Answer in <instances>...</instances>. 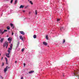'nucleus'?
I'll list each match as a JSON object with an SVG mask.
<instances>
[{"label":"nucleus","mask_w":79,"mask_h":79,"mask_svg":"<svg viewBox=\"0 0 79 79\" xmlns=\"http://www.w3.org/2000/svg\"><path fill=\"white\" fill-rule=\"evenodd\" d=\"M23 65L24 66V67H25V66H26V64L24 63V64H23Z\"/></svg>","instance_id":"29"},{"label":"nucleus","mask_w":79,"mask_h":79,"mask_svg":"<svg viewBox=\"0 0 79 79\" xmlns=\"http://www.w3.org/2000/svg\"><path fill=\"white\" fill-rule=\"evenodd\" d=\"M11 39H10V40H11Z\"/></svg>","instance_id":"46"},{"label":"nucleus","mask_w":79,"mask_h":79,"mask_svg":"<svg viewBox=\"0 0 79 79\" xmlns=\"http://www.w3.org/2000/svg\"><path fill=\"white\" fill-rule=\"evenodd\" d=\"M7 30H10V27L9 26H7Z\"/></svg>","instance_id":"12"},{"label":"nucleus","mask_w":79,"mask_h":79,"mask_svg":"<svg viewBox=\"0 0 79 79\" xmlns=\"http://www.w3.org/2000/svg\"><path fill=\"white\" fill-rule=\"evenodd\" d=\"M35 15H37V10H35Z\"/></svg>","instance_id":"18"},{"label":"nucleus","mask_w":79,"mask_h":79,"mask_svg":"<svg viewBox=\"0 0 79 79\" xmlns=\"http://www.w3.org/2000/svg\"><path fill=\"white\" fill-rule=\"evenodd\" d=\"M4 63H2V66H4Z\"/></svg>","instance_id":"28"},{"label":"nucleus","mask_w":79,"mask_h":79,"mask_svg":"<svg viewBox=\"0 0 79 79\" xmlns=\"http://www.w3.org/2000/svg\"><path fill=\"white\" fill-rule=\"evenodd\" d=\"M65 42V40L64 39L63 40V43H64Z\"/></svg>","instance_id":"23"},{"label":"nucleus","mask_w":79,"mask_h":79,"mask_svg":"<svg viewBox=\"0 0 79 79\" xmlns=\"http://www.w3.org/2000/svg\"><path fill=\"white\" fill-rule=\"evenodd\" d=\"M17 2H18L17 1V0H15V2L14 4L15 5V4H16V3H17Z\"/></svg>","instance_id":"16"},{"label":"nucleus","mask_w":79,"mask_h":79,"mask_svg":"<svg viewBox=\"0 0 79 79\" xmlns=\"http://www.w3.org/2000/svg\"><path fill=\"white\" fill-rule=\"evenodd\" d=\"M1 78H2V79H3V77H2V76H1Z\"/></svg>","instance_id":"31"},{"label":"nucleus","mask_w":79,"mask_h":79,"mask_svg":"<svg viewBox=\"0 0 79 79\" xmlns=\"http://www.w3.org/2000/svg\"><path fill=\"white\" fill-rule=\"evenodd\" d=\"M9 43H10H10H11V41H10Z\"/></svg>","instance_id":"40"},{"label":"nucleus","mask_w":79,"mask_h":79,"mask_svg":"<svg viewBox=\"0 0 79 79\" xmlns=\"http://www.w3.org/2000/svg\"><path fill=\"white\" fill-rule=\"evenodd\" d=\"M36 37L37 36L36 35H34L33 36V37L34 39H35Z\"/></svg>","instance_id":"17"},{"label":"nucleus","mask_w":79,"mask_h":79,"mask_svg":"<svg viewBox=\"0 0 79 79\" xmlns=\"http://www.w3.org/2000/svg\"><path fill=\"white\" fill-rule=\"evenodd\" d=\"M28 2H29V0H28Z\"/></svg>","instance_id":"45"},{"label":"nucleus","mask_w":79,"mask_h":79,"mask_svg":"<svg viewBox=\"0 0 79 79\" xmlns=\"http://www.w3.org/2000/svg\"><path fill=\"white\" fill-rule=\"evenodd\" d=\"M10 46H11L12 47V46H13V44H11Z\"/></svg>","instance_id":"32"},{"label":"nucleus","mask_w":79,"mask_h":79,"mask_svg":"<svg viewBox=\"0 0 79 79\" xmlns=\"http://www.w3.org/2000/svg\"><path fill=\"white\" fill-rule=\"evenodd\" d=\"M15 63H17V61L16 60L15 61Z\"/></svg>","instance_id":"30"},{"label":"nucleus","mask_w":79,"mask_h":79,"mask_svg":"<svg viewBox=\"0 0 79 79\" xmlns=\"http://www.w3.org/2000/svg\"><path fill=\"white\" fill-rule=\"evenodd\" d=\"M0 56H1V53H0Z\"/></svg>","instance_id":"43"},{"label":"nucleus","mask_w":79,"mask_h":79,"mask_svg":"<svg viewBox=\"0 0 79 79\" xmlns=\"http://www.w3.org/2000/svg\"><path fill=\"white\" fill-rule=\"evenodd\" d=\"M4 40V38H2L1 39L0 42L1 43H2L3 42V40Z\"/></svg>","instance_id":"7"},{"label":"nucleus","mask_w":79,"mask_h":79,"mask_svg":"<svg viewBox=\"0 0 79 79\" xmlns=\"http://www.w3.org/2000/svg\"><path fill=\"white\" fill-rule=\"evenodd\" d=\"M12 49L11 48H8V50L7 51H9L10 52V50H11Z\"/></svg>","instance_id":"13"},{"label":"nucleus","mask_w":79,"mask_h":79,"mask_svg":"<svg viewBox=\"0 0 79 79\" xmlns=\"http://www.w3.org/2000/svg\"><path fill=\"white\" fill-rule=\"evenodd\" d=\"M2 59H3V57H2Z\"/></svg>","instance_id":"41"},{"label":"nucleus","mask_w":79,"mask_h":79,"mask_svg":"<svg viewBox=\"0 0 79 79\" xmlns=\"http://www.w3.org/2000/svg\"><path fill=\"white\" fill-rule=\"evenodd\" d=\"M8 42H7V41H5L3 45V47H6V48H7V47H8Z\"/></svg>","instance_id":"1"},{"label":"nucleus","mask_w":79,"mask_h":79,"mask_svg":"<svg viewBox=\"0 0 79 79\" xmlns=\"http://www.w3.org/2000/svg\"><path fill=\"white\" fill-rule=\"evenodd\" d=\"M8 68H10V67H8Z\"/></svg>","instance_id":"47"},{"label":"nucleus","mask_w":79,"mask_h":79,"mask_svg":"<svg viewBox=\"0 0 79 79\" xmlns=\"http://www.w3.org/2000/svg\"><path fill=\"white\" fill-rule=\"evenodd\" d=\"M7 69H8V66H7L4 69V71L5 73H6V71H7Z\"/></svg>","instance_id":"4"},{"label":"nucleus","mask_w":79,"mask_h":79,"mask_svg":"<svg viewBox=\"0 0 79 79\" xmlns=\"http://www.w3.org/2000/svg\"><path fill=\"white\" fill-rule=\"evenodd\" d=\"M19 32H20V33L21 34H22V35H24V34H25L24 32H23V31H19Z\"/></svg>","instance_id":"3"},{"label":"nucleus","mask_w":79,"mask_h":79,"mask_svg":"<svg viewBox=\"0 0 79 79\" xmlns=\"http://www.w3.org/2000/svg\"><path fill=\"white\" fill-rule=\"evenodd\" d=\"M63 77H64V75H63Z\"/></svg>","instance_id":"38"},{"label":"nucleus","mask_w":79,"mask_h":79,"mask_svg":"<svg viewBox=\"0 0 79 79\" xmlns=\"http://www.w3.org/2000/svg\"><path fill=\"white\" fill-rule=\"evenodd\" d=\"M6 64H8V62H6Z\"/></svg>","instance_id":"36"},{"label":"nucleus","mask_w":79,"mask_h":79,"mask_svg":"<svg viewBox=\"0 0 79 79\" xmlns=\"http://www.w3.org/2000/svg\"><path fill=\"white\" fill-rule=\"evenodd\" d=\"M13 34H14V33H13V32L12 33V35H13Z\"/></svg>","instance_id":"34"},{"label":"nucleus","mask_w":79,"mask_h":79,"mask_svg":"<svg viewBox=\"0 0 79 79\" xmlns=\"http://www.w3.org/2000/svg\"><path fill=\"white\" fill-rule=\"evenodd\" d=\"M21 79H23V77H21Z\"/></svg>","instance_id":"33"},{"label":"nucleus","mask_w":79,"mask_h":79,"mask_svg":"<svg viewBox=\"0 0 79 79\" xmlns=\"http://www.w3.org/2000/svg\"><path fill=\"white\" fill-rule=\"evenodd\" d=\"M13 0H11L10 1V3H13Z\"/></svg>","instance_id":"22"},{"label":"nucleus","mask_w":79,"mask_h":79,"mask_svg":"<svg viewBox=\"0 0 79 79\" xmlns=\"http://www.w3.org/2000/svg\"><path fill=\"white\" fill-rule=\"evenodd\" d=\"M8 52V53H7L6 54V56L7 57V58H10V51H7Z\"/></svg>","instance_id":"2"},{"label":"nucleus","mask_w":79,"mask_h":79,"mask_svg":"<svg viewBox=\"0 0 79 79\" xmlns=\"http://www.w3.org/2000/svg\"><path fill=\"white\" fill-rule=\"evenodd\" d=\"M24 50V48H23V49H22V52H23Z\"/></svg>","instance_id":"26"},{"label":"nucleus","mask_w":79,"mask_h":79,"mask_svg":"<svg viewBox=\"0 0 79 79\" xmlns=\"http://www.w3.org/2000/svg\"><path fill=\"white\" fill-rule=\"evenodd\" d=\"M74 74H75V73H74Z\"/></svg>","instance_id":"48"},{"label":"nucleus","mask_w":79,"mask_h":79,"mask_svg":"<svg viewBox=\"0 0 79 79\" xmlns=\"http://www.w3.org/2000/svg\"><path fill=\"white\" fill-rule=\"evenodd\" d=\"M13 28H14V26L13 27L12 29H13Z\"/></svg>","instance_id":"42"},{"label":"nucleus","mask_w":79,"mask_h":79,"mask_svg":"<svg viewBox=\"0 0 79 79\" xmlns=\"http://www.w3.org/2000/svg\"><path fill=\"white\" fill-rule=\"evenodd\" d=\"M24 7V6H23V5H21L19 7V8H23Z\"/></svg>","instance_id":"10"},{"label":"nucleus","mask_w":79,"mask_h":79,"mask_svg":"<svg viewBox=\"0 0 79 79\" xmlns=\"http://www.w3.org/2000/svg\"><path fill=\"white\" fill-rule=\"evenodd\" d=\"M10 25L11 27H13V24L12 23H10Z\"/></svg>","instance_id":"21"},{"label":"nucleus","mask_w":79,"mask_h":79,"mask_svg":"<svg viewBox=\"0 0 79 79\" xmlns=\"http://www.w3.org/2000/svg\"><path fill=\"white\" fill-rule=\"evenodd\" d=\"M23 12H24L25 11V10H23Z\"/></svg>","instance_id":"37"},{"label":"nucleus","mask_w":79,"mask_h":79,"mask_svg":"<svg viewBox=\"0 0 79 79\" xmlns=\"http://www.w3.org/2000/svg\"><path fill=\"white\" fill-rule=\"evenodd\" d=\"M8 41H10V37L9 38H8Z\"/></svg>","instance_id":"25"},{"label":"nucleus","mask_w":79,"mask_h":79,"mask_svg":"<svg viewBox=\"0 0 79 79\" xmlns=\"http://www.w3.org/2000/svg\"><path fill=\"white\" fill-rule=\"evenodd\" d=\"M43 44L44 45H47V43L45 42H43Z\"/></svg>","instance_id":"8"},{"label":"nucleus","mask_w":79,"mask_h":79,"mask_svg":"<svg viewBox=\"0 0 79 79\" xmlns=\"http://www.w3.org/2000/svg\"><path fill=\"white\" fill-rule=\"evenodd\" d=\"M0 34H3V31L2 30H0Z\"/></svg>","instance_id":"9"},{"label":"nucleus","mask_w":79,"mask_h":79,"mask_svg":"<svg viewBox=\"0 0 79 79\" xmlns=\"http://www.w3.org/2000/svg\"><path fill=\"white\" fill-rule=\"evenodd\" d=\"M30 4L31 5H33V2H32V1H30Z\"/></svg>","instance_id":"15"},{"label":"nucleus","mask_w":79,"mask_h":79,"mask_svg":"<svg viewBox=\"0 0 79 79\" xmlns=\"http://www.w3.org/2000/svg\"><path fill=\"white\" fill-rule=\"evenodd\" d=\"M27 7H25V8H27Z\"/></svg>","instance_id":"39"},{"label":"nucleus","mask_w":79,"mask_h":79,"mask_svg":"<svg viewBox=\"0 0 79 79\" xmlns=\"http://www.w3.org/2000/svg\"><path fill=\"white\" fill-rule=\"evenodd\" d=\"M75 72L76 74H77L78 73V72H76V71H75Z\"/></svg>","instance_id":"24"},{"label":"nucleus","mask_w":79,"mask_h":79,"mask_svg":"<svg viewBox=\"0 0 79 79\" xmlns=\"http://www.w3.org/2000/svg\"><path fill=\"white\" fill-rule=\"evenodd\" d=\"M7 30H5L4 31H3V33H4V32H7Z\"/></svg>","instance_id":"19"},{"label":"nucleus","mask_w":79,"mask_h":79,"mask_svg":"<svg viewBox=\"0 0 79 79\" xmlns=\"http://www.w3.org/2000/svg\"><path fill=\"white\" fill-rule=\"evenodd\" d=\"M20 39L23 40V41H24V39H23V38L22 37V36H20L19 37Z\"/></svg>","instance_id":"6"},{"label":"nucleus","mask_w":79,"mask_h":79,"mask_svg":"<svg viewBox=\"0 0 79 79\" xmlns=\"http://www.w3.org/2000/svg\"><path fill=\"white\" fill-rule=\"evenodd\" d=\"M5 59H6V62H8V60L7 59V58H6V57H5Z\"/></svg>","instance_id":"20"},{"label":"nucleus","mask_w":79,"mask_h":79,"mask_svg":"<svg viewBox=\"0 0 79 79\" xmlns=\"http://www.w3.org/2000/svg\"><path fill=\"white\" fill-rule=\"evenodd\" d=\"M7 0V1H9V0Z\"/></svg>","instance_id":"44"},{"label":"nucleus","mask_w":79,"mask_h":79,"mask_svg":"<svg viewBox=\"0 0 79 79\" xmlns=\"http://www.w3.org/2000/svg\"><path fill=\"white\" fill-rule=\"evenodd\" d=\"M19 42L18 41V44H17V47H19Z\"/></svg>","instance_id":"11"},{"label":"nucleus","mask_w":79,"mask_h":79,"mask_svg":"<svg viewBox=\"0 0 79 79\" xmlns=\"http://www.w3.org/2000/svg\"><path fill=\"white\" fill-rule=\"evenodd\" d=\"M34 73V70H31V71H30L29 72V74H31L32 73Z\"/></svg>","instance_id":"5"},{"label":"nucleus","mask_w":79,"mask_h":79,"mask_svg":"<svg viewBox=\"0 0 79 79\" xmlns=\"http://www.w3.org/2000/svg\"><path fill=\"white\" fill-rule=\"evenodd\" d=\"M46 38L47 39V40H48V35H46Z\"/></svg>","instance_id":"14"},{"label":"nucleus","mask_w":79,"mask_h":79,"mask_svg":"<svg viewBox=\"0 0 79 79\" xmlns=\"http://www.w3.org/2000/svg\"><path fill=\"white\" fill-rule=\"evenodd\" d=\"M10 48L12 49V46H10Z\"/></svg>","instance_id":"35"},{"label":"nucleus","mask_w":79,"mask_h":79,"mask_svg":"<svg viewBox=\"0 0 79 79\" xmlns=\"http://www.w3.org/2000/svg\"><path fill=\"white\" fill-rule=\"evenodd\" d=\"M60 20L59 19H58L57 20V21H59Z\"/></svg>","instance_id":"27"}]
</instances>
